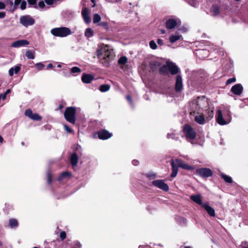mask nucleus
Here are the masks:
<instances>
[{
    "label": "nucleus",
    "mask_w": 248,
    "mask_h": 248,
    "mask_svg": "<svg viewBox=\"0 0 248 248\" xmlns=\"http://www.w3.org/2000/svg\"><path fill=\"white\" fill-rule=\"evenodd\" d=\"M97 56L103 65L108 66L114 56L113 49L109 46L102 44L97 50Z\"/></svg>",
    "instance_id": "nucleus-1"
},
{
    "label": "nucleus",
    "mask_w": 248,
    "mask_h": 248,
    "mask_svg": "<svg viewBox=\"0 0 248 248\" xmlns=\"http://www.w3.org/2000/svg\"><path fill=\"white\" fill-rule=\"evenodd\" d=\"M208 106V101L204 96H199L189 104L190 114H200Z\"/></svg>",
    "instance_id": "nucleus-2"
},
{
    "label": "nucleus",
    "mask_w": 248,
    "mask_h": 248,
    "mask_svg": "<svg viewBox=\"0 0 248 248\" xmlns=\"http://www.w3.org/2000/svg\"><path fill=\"white\" fill-rule=\"evenodd\" d=\"M216 120L217 123L221 125L228 124L231 122V115L228 109L223 112V114L221 110H218L217 112Z\"/></svg>",
    "instance_id": "nucleus-3"
},
{
    "label": "nucleus",
    "mask_w": 248,
    "mask_h": 248,
    "mask_svg": "<svg viewBox=\"0 0 248 248\" xmlns=\"http://www.w3.org/2000/svg\"><path fill=\"white\" fill-rule=\"evenodd\" d=\"M168 71L172 75H175L179 72L180 69L174 63L167 62L166 65L160 67V71L163 74H167Z\"/></svg>",
    "instance_id": "nucleus-4"
},
{
    "label": "nucleus",
    "mask_w": 248,
    "mask_h": 248,
    "mask_svg": "<svg viewBox=\"0 0 248 248\" xmlns=\"http://www.w3.org/2000/svg\"><path fill=\"white\" fill-rule=\"evenodd\" d=\"M52 34L55 36L64 37L71 34V30L67 27H60L52 29L51 31Z\"/></svg>",
    "instance_id": "nucleus-5"
},
{
    "label": "nucleus",
    "mask_w": 248,
    "mask_h": 248,
    "mask_svg": "<svg viewBox=\"0 0 248 248\" xmlns=\"http://www.w3.org/2000/svg\"><path fill=\"white\" fill-rule=\"evenodd\" d=\"M76 109L74 107H67L64 113L65 119L72 124H75L76 121Z\"/></svg>",
    "instance_id": "nucleus-6"
},
{
    "label": "nucleus",
    "mask_w": 248,
    "mask_h": 248,
    "mask_svg": "<svg viewBox=\"0 0 248 248\" xmlns=\"http://www.w3.org/2000/svg\"><path fill=\"white\" fill-rule=\"evenodd\" d=\"M19 22L24 27H28L33 25L35 23V20L31 16L26 15L20 16Z\"/></svg>",
    "instance_id": "nucleus-7"
},
{
    "label": "nucleus",
    "mask_w": 248,
    "mask_h": 248,
    "mask_svg": "<svg viewBox=\"0 0 248 248\" xmlns=\"http://www.w3.org/2000/svg\"><path fill=\"white\" fill-rule=\"evenodd\" d=\"M183 131L187 139L193 140L196 137V133L194 129L189 125H185L183 128Z\"/></svg>",
    "instance_id": "nucleus-8"
},
{
    "label": "nucleus",
    "mask_w": 248,
    "mask_h": 248,
    "mask_svg": "<svg viewBox=\"0 0 248 248\" xmlns=\"http://www.w3.org/2000/svg\"><path fill=\"white\" fill-rule=\"evenodd\" d=\"M171 165L176 166L177 168H182L187 170H192L194 168L187 164L185 163L183 160L179 159H176L171 161Z\"/></svg>",
    "instance_id": "nucleus-9"
},
{
    "label": "nucleus",
    "mask_w": 248,
    "mask_h": 248,
    "mask_svg": "<svg viewBox=\"0 0 248 248\" xmlns=\"http://www.w3.org/2000/svg\"><path fill=\"white\" fill-rule=\"evenodd\" d=\"M196 173L203 178L211 176L213 175L212 171L209 168H199L196 170Z\"/></svg>",
    "instance_id": "nucleus-10"
},
{
    "label": "nucleus",
    "mask_w": 248,
    "mask_h": 248,
    "mask_svg": "<svg viewBox=\"0 0 248 248\" xmlns=\"http://www.w3.org/2000/svg\"><path fill=\"white\" fill-rule=\"evenodd\" d=\"M152 184L157 188L165 191H168L169 189V186L163 180H156L152 182Z\"/></svg>",
    "instance_id": "nucleus-11"
},
{
    "label": "nucleus",
    "mask_w": 248,
    "mask_h": 248,
    "mask_svg": "<svg viewBox=\"0 0 248 248\" xmlns=\"http://www.w3.org/2000/svg\"><path fill=\"white\" fill-rule=\"evenodd\" d=\"M25 114L26 116L33 120L39 121L42 119V117L37 113H32V111L30 109L26 110Z\"/></svg>",
    "instance_id": "nucleus-12"
},
{
    "label": "nucleus",
    "mask_w": 248,
    "mask_h": 248,
    "mask_svg": "<svg viewBox=\"0 0 248 248\" xmlns=\"http://www.w3.org/2000/svg\"><path fill=\"white\" fill-rule=\"evenodd\" d=\"M98 136L100 139L107 140L112 136V134L106 130H102L98 132Z\"/></svg>",
    "instance_id": "nucleus-13"
},
{
    "label": "nucleus",
    "mask_w": 248,
    "mask_h": 248,
    "mask_svg": "<svg viewBox=\"0 0 248 248\" xmlns=\"http://www.w3.org/2000/svg\"><path fill=\"white\" fill-rule=\"evenodd\" d=\"M243 90V88L241 84H237L233 85L231 88V91L235 95H240Z\"/></svg>",
    "instance_id": "nucleus-14"
},
{
    "label": "nucleus",
    "mask_w": 248,
    "mask_h": 248,
    "mask_svg": "<svg viewBox=\"0 0 248 248\" xmlns=\"http://www.w3.org/2000/svg\"><path fill=\"white\" fill-rule=\"evenodd\" d=\"M183 88L182 78L180 75H177L176 77L175 89V90L179 92L181 91Z\"/></svg>",
    "instance_id": "nucleus-15"
},
{
    "label": "nucleus",
    "mask_w": 248,
    "mask_h": 248,
    "mask_svg": "<svg viewBox=\"0 0 248 248\" xmlns=\"http://www.w3.org/2000/svg\"><path fill=\"white\" fill-rule=\"evenodd\" d=\"M90 11L88 9L85 7L82 11V16L85 23L89 24L91 22V18L89 16Z\"/></svg>",
    "instance_id": "nucleus-16"
},
{
    "label": "nucleus",
    "mask_w": 248,
    "mask_h": 248,
    "mask_svg": "<svg viewBox=\"0 0 248 248\" xmlns=\"http://www.w3.org/2000/svg\"><path fill=\"white\" fill-rule=\"evenodd\" d=\"M29 44L28 41L26 40H20L13 42L11 44V46L13 47H19L20 46H26Z\"/></svg>",
    "instance_id": "nucleus-17"
},
{
    "label": "nucleus",
    "mask_w": 248,
    "mask_h": 248,
    "mask_svg": "<svg viewBox=\"0 0 248 248\" xmlns=\"http://www.w3.org/2000/svg\"><path fill=\"white\" fill-rule=\"evenodd\" d=\"M202 207L206 211L208 214L211 217L215 216V211L211 206H210L208 203H203Z\"/></svg>",
    "instance_id": "nucleus-18"
},
{
    "label": "nucleus",
    "mask_w": 248,
    "mask_h": 248,
    "mask_svg": "<svg viewBox=\"0 0 248 248\" xmlns=\"http://www.w3.org/2000/svg\"><path fill=\"white\" fill-rule=\"evenodd\" d=\"M195 117V121L200 124H203L205 123V120L202 112L200 114H197Z\"/></svg>",
    "instance_id": "nucleus-19"
},
{
    "label": "nucleus",
    "mask_w": 248,
    "mask_h": 248,
    "mask_svg": "<svg viewBox=\"0 0 248 248\" xmlns=\"http://www.w3.org/2000/svg\"><path fill=\"white\" fill-rule=\"evenodd\" d=\"M166 25L168 29H172L176 26L177 22L174 19H169L166 21Z\"/></svg>",
    "instance_id": "nucleus-20"
},
{
    "label": "nucleus",
    "mask_w": 248,
    "mask_h": 248,
    "mask_svg": "<svg viewBox=\"0 0 248 248\" xmlns=\"http://www.w3.org/2000/svg\"><path fill=\"white\" fill-rule=\"evenodd\" d=\"M93 79L94 77L93 76L86 74H83L81 78L82 82L85 83H90Z\"/></svg>",
    "instance_id": "nucleus-21"
},
{
    "label": "nucleus",
    "mask_w": 248,
    "mask_h": 248,
    "mask_svg": "<svg viewBox=\"0 0 248 248\" xmlns=\"http://www.w3.org/2000/svg\"><path fill=\"white\" fill-rule=\"evenodd\" d=\"M190 199L193 202H195L197 204L201 205L202 207L203 203L202 202L201 197L200 195H193L190 196Z\"/></svg>",
    "instance_id": "nucleus-22"
},
{
    "label": "nucleus",
    "mask_w": 248,
    "mask_h": 248,
    "mask_svg": "<svg viewBox=\"0 0 248 248\" xmlns=\"http://www.w3.org/2000/svg\"><path fill=\"white\" fill-rule=\"evenodd\" d=\"M78 156L77 154L76 153H73L70 158V162L72 164V165L73 167H76L77 165L78 162Z\"/></svg>",
    "instance_id": "nucleus-23"
},
{
    "label": "nucleus",
    "mask_w": 248,
    "mask_h": 248,
    "mask_svg": "<svg viewBox=\"0 0 248 248\" xmlns=\"http://www.w3.org/2000/svg\"><path fill=\"white\" fill-rule=\"evenodd\" d=\"M20 70V67L16 65L14 67L10 68L9 70V75L10 76H12L14 74H17Z\"/></svg>",
    "instance_id": "nucleus-24"
},
{
    "label": "nucleus",
    "mask_w": 248,
    "mask_h": 248,
    "mask_svg": "<svg viewBox=\"0 0 248 248\" xmlns=\"http://www.w3.org/2000/svg\"><path fill=\"white\" fill-rule=\"evenodd\" d=\"M160 66V63L157 61H152L150 62V67L152 71H155Z\"/></svg>",
    "instance_id": "nucleus-25"
},
{
    "label": "nucleus",
    "mask_w": 248,
    "mask_h": 248,
    "mask_svg": "<svg viewBox=\"0 0 248 248\" xmlns=\"http://www.w3.org/2000/svg\"><path fill=\"white\" fill-rule=\"evenodd\" d=\"M71 174L69 172L65 171L61 173L60 176L58 178V180L60 181L63 180L66 177H69L71 176Z\"/></svg>",
    "instance_id": "nucleus-26"
},
{
    "label": "nucleus",
    "mask_w": 248,
    "mask_h": 248,
    "mask_svg": "<svg viewBox=\"0 0 248 248\" xmlns=\"http://www.w3.org/2000/svg\"><path fill=\"white\" fill-rule=\"evenodd\" d=\"M182 36L179 34L172 35L170 36V40L171 43H174L180 39Z\"/></svg>",
    "instance_id": "nucleus-27"
},
{
    "label": "nucleus",
    "mask_w": 248,
    "mask_h": 248,
    "mask_svg": "<svg viewBox=\"0 0 248 248\" xmlns=\"http://www.w3.org/2000/svg\"><path fill=\"white\" fill-rule=\"evenodd\" d=\"M85 35L88 38L91 37L93 35V31L91 28H88L85 32Z\"/></svg>",
    "instance_id": "nucleus-28"
},
{
    "label": "nucleus",
    "mask_w": 248,
    "mask_h": 248,
    "mask_svg": "<svg viewBox=\"0 0 248 248\" xmlns=\"http://www.w3.org/2000/svg\"><path fill=\"white\" fill-rule=\"evenodd\" d=\"M110 89V86L108 84H103L100 86L99 90L101 92H106L108 91Z\"/></svg>",
    "instance_id": "nucleus-29"
},
{
    "label": "nucleus",
    "mask_w": 248,
    "mask_h": 248,
    "mask_svg": "<svg viewBox=\"0 0 248 248\" xmlns=\"http://www.w3.org/2000/svg\"><path fill=\"white\" fill-rule=\"evenodd\" d=\"M34 52L31 50H27L26 52V56L29 59H34L35 58Z\"/></svg>",
    "instance_id": "nucleus-30"
},
{
    "label": "nucleus",
    "mask_w": 248,
    "mask_h": 248,
    "mask_svg": "<svg viewBox=\"0 0 248 248\" xmlns=\"http://www.w3.org/2000/svg\"><path fill=\"white\" fill-rule=\"evenodd\" d=\"M9 225L11 228L16 227L18 225L17 221L15 219H11L9 220Z\"/></svg>",
    "instance_id": "nucleus-31"
},
{
    "label": "nucleus",
    "mask_w": 248,
    "mask_h": 248,
    "mask_svg": "<svg viewBox=\"0 0 248 248\" xmlns=\"http://www.w3.org/2000/svg\"><path fill=\"white\" fill-rule=\"evenodd\" d=\"M127 62V58L125 56L121 57L118 60V63L121 65L125 64Z\"/></svg>",
    "instance_id": "nucleus-32"
},
{
    "label": "nucleus",
    "mask_w": 248,
    "mask_h": 248,
    "mask_svg": "<svg viewBox=\"0 0 248 248\" xmlns=\"http://www.w3.org/2000/svg\"><path fill=\"white\" fill-rule=\"evenodd\" d=\"M172 166V173L170 175L171 177H175L178 172V168L176 167V166L171 165Z\"/></svg>",
    "instance_id": "nucleus-33"
},
{
    "label": "nucleus",
    "mask_w": 248,
    "mask_h": 248,
    "mask_svg": "<svg viewBox=\"0 0 248 248\" xmlns=\"http://www.w3.org/2000/svg\"><path fill=\"white\" fill-rule=\"evenodd\" d=\"M101 20V16L97 14H95L93 15V22L95 24L98 23Z\"/></svg>",
    "instance_id": "nucleus-34"
},
{
    "label": "nucleus",
    "mask_w": 248,
    "mask_h": 248,
    "mask_svg": "<svg viewBox=\"0 0 248 248\" xmlns=\"http://www.w3.org/2000/svg\"><path fill=\"white\" fill-rule=\"evenodd\" d=\"M221 176L222 178L225 180L226 182L230 183L232 182V179L230 176L224 174H222Z\"/></svg>",
    "instance_id": "nucleus-35"
},
{
    "label": "nucleus",
    "mask_w": 248,
    "mask_h": 248,
    "mask_svg": "<svg viewBox=\"0 0 248 248\" xmlns=\"http://www.w3.org/2000/svg\"><path fill=\"white\" fill-rule=\"evenodd\" d=\"M167 138L168 139H171L172 140H178V137L176 136V135L172 132V133H169L167 134Z\"/></svg>",
    "instance_id": "nucleus-36"
},
{
    "label": "nucleus",
    "mask_w": 248,
    "mask_h": 248,
    "mask_svg": "<svg viewBox=\"0 0 248 248\" xmlns=\"http://www.w3.org/2000/svg\"><path fill=\"white\" fill-rule=\"evenodd\" d=\"M212 12L215 16L218 15L219 12L218 7L217 6L213 5L212 7Z\"/></svg>",
    "instance_id": "nucleus-37"
},
{
    "label": "nucleus",
    "mask_w": 248,
    "mask_h": 248,
    "mask_svg": "<svg viewBox=\"0 0 248 248\" xmlns=\"http://www.w3.org/2000/svg\"><path fill=\"white\" fill-rule=\"evenodd\" d=\"M81 72V70L78 67L75 66L71 69V72L72 73H79Z\"/></svg>",
    "instance_id": "nucleus-38"
},
{
    "label": "nucleus",
    "mask_w": 248,
    "mask_h": 248,
    "mask_svg": "<svg viewBox=\"0 0 248 248\" xmlns=\"http://www.w3.org/2000/svg\"><path fill=\"white\" fill-rule=\"evenodd\" d=\"M22 0H15L14 1V6L13 7V9L11 10V12H14L15 10H16L17 8V6L21 2Z\"/></svg>",
    "instance_id": "nucleus-39"
},
{
    "label": "nucleus",
    "mask_w": 248,
    "mask_h": 248,
    "mask_svg": "<svg viewBox=\"0 0 248 248\" xmlns=\"http://www.w3.org/2000/svg\"><path fill=\"white\" fill-rule=\"evenodd\" d=\"M205 111H206V112L207 113L208 117L209 119H211V118H212L213 117L214 112H213V110H210V109H207L205 110Z\"/></svg>",
    "instance_id": "nucleus-40"
},
{
    "label": "nucleus",
    "mask_w": 248,
    "mask_h": 248,
    "mask_svg": "<svg viewBox=\"0 0 248 248\" xmlns=\"http://www.w3.org/2000/svg\"><path fill=\"white\" fill-rule=\"evenodd\" d=\"M146 176L149 179H154L156 177V174L155 173L151 172L146 174Z\"/></svg>",
    "instance_id": "nucleus-41"
},
{
    "label": "nucleus",
    "mask_w": 248,
    "mask_h": 248,
    "mask_svg": "<svg viewBox=\"0 0 248 248\" xmlns=\"http://www.w3.org/2000/svg\"><path fill=\"white\" fill-rule=\"evenodd\" d=\"M35 66L39 70H42L45 67V65L41 62L37 63Z\"/></svg>",
    "instance_id": "nucleus-42"
},
{
    "label": "nucleus",
    "mask_w": 248,
    "mask_h": 248,
    "mask_svg": "<svg viewBox=\"0 0 248 248\" xmlns=\"http://www.w3.org/2000/svg\"><path fill=\"white\" fill-rule=\"evenodd\" d=\"M149 45L150 47L153 49H155L157 48L156 44L154 40L150 41Z\"/></svg>",
    "instance_id": "nucleus-43"
},
{
    "label": "nucleus",
    "mask_w": 248,
    "mask_h": 248,
    "mask_svg": "<svg viewBox=\"0 0 248 248\" xmlns=\"http://www.w3.org/2000/svg\"><path fill=\"white\" fill-rule=\"evenodd\" d=\"M29 4L31 5H34V7L35 8H37V6L36 5V0H27Z\"/></svg>",
    "instance_id": "nucleus-44"
},
{
    "label": "nucleus",
    "mask_w": 248,
    "mask_h": 248,
    "mask_svg": "<svg viewBox=\"0 0 248 248\" xmlns=\"http://www.w3.org/2000/svg\"><path fill=\"white\" fill-rule=\"evenodd\" d=\"M236 81V78H229L226 82V85H229L232 82H234Z\"/></svg>",
    "instance_id": "nucleus-45"
},
{
    "label": "nucleus",
    "mask_w": 248,
    "mask_h": 248,
    "mask_svg": "<svg viewBox=\"0 0 248 248\" xmlns=\"http://www.w3.org/2000/svg\"><path fill=\"white\" fill-rule=\"evenodd\" d=\"M27 3L25 0H23L21 2L20 9L22 10H24L26 8Z\"/></svg>",
    "instance_id": "nucleus-46"
},
{
    "label": "nucleus",
    "mask_w": 248,
    "mask_h": 248,
    "mask_svg": "<svg viewBox=\"0 0 248 248\" xmlns=\"http://www.w3.org/2000/svg\"><path fill=\"white\" fill-rule=\"evenodd\" d=\"M98 25L104 27L106 30L108 29V26L106 22H101Z\"/></svg>",
    "instance_id": "nucleus-47"
},
{
    "label": "nucleus",
    "mask_w": 248,
    "mask_h": 248,
    "mask_svg": "<svg viewBox=\"0 0 248 248\" xmlns=\"http://www.w3.org/2000/svg\"><path fill=\"white\" fill-rule=\"evenodd\" d=\"M60 237L61 239L62 240L64 239L66 237V233L64 231H62L60 233Z\"/></svg>",
    "instance_id": "nucleus-48"
},
{
    "label": "nucleus",
    "mask_w": 248,
    "mask_h": 248,
    "mask_svg": "<svg viewBox=\"0 0 248 248\" xmlns=\"http://www.w3.org/2000/svg\"><path fill=\"white\" fill-rule=\"evenodd\" d=\"M241 246L242 247V248H248V242H242Z\"/></svg>",
    "instance_id": "nucleus-49"
},
{
    "label": "nucleus",
    "mask_w": 248,
    "mask_h": 248,
    "mask_svg": "<svg viewBox=\"0 0 248 248\" xmlns=\"http://www.w3.org/2000/svg\"><path fill=\"white\" fill-rule=\"evenodd\" d=\"M64 129L68 133H71V132H72V130L69 127H68L67 125L64 124Z\"/></svg>",
    "instance_id": "nucleus-50"
},
{
    "label": "nucleus",
    "mask_w": 248,
    "mask_h": 248,
    "mask_svg": "<svg viewBox=\"0 0 248 248\" xmlns=\"http://www.w3.org/2000/svg\"><path fill=\"white\" fill-rule=\"evenodd\" d=\"M208 53V51L207 50H202H202H199L198 51V54L199 55L202 54H205L206 55H207Z\"/></svg>",
    "instance_id": "nucleus-51"
},
{
    "label": "nucleus",
    "mask_w": 248,
    "mask_h": 248,
    "mask_svg": "<svg viewBox=\"0 0 248 248\" xmlns=\"http://www.w3.org/2000/svg\"><path fill=\"white\" fill-rule=\"evenodd\" d=\"M38 6L41 8H43L45 7V4L43 1H41L38 3Z\"/></svg>",
    "instance_id": "nucleus-52"
},
{
    "label": "nucleus",
    "mask_w": 248,
    "mask_h": 248,
    "mask_svg": "<svg viewBox=\"0 0 248 248\" xmlns=\"http://www.w3.org/2000/svg\"><path fill=\"white\" fill-rule=\"evenodd\" d=\"M45 1L47 5H52L54 3L53 0H45Z\"/></svg>",
    "instance_id": "nucleus-53"
},
{
    "label": "nucleus",
    "mask_w": 248,
    "mask_h": 248,
    "mask_svg": "<svg viewBox=\"0 0 248 248\" xmlns=\"http://www.w3.org/2000/svg\"><path fill=\"white\" fill-rule=\"evenodd\" d=\"M51 182V176L49 173H47V183L50 184Z\"/></svg>",
    "instance_id": "nucleus-54"
},
{
    "label": "nucleus",
    "mask_w": 248,
    "mask_h": 248,
    "mask_svg": "<svg viewBox=\"0 0 248 248\" xmlns=\"http://www.w3.org/2000/svg\"><path fill=\"white\" fill-rule=\"evenodd\" d=\"M5 4L3 2H0V10H2L5 9Z\"/></svg>",
    "instance_id": "nucleus-55"
},
{
    "label": "nucleus",
    "mask_w": 248,
    "mask_h": 248,
    "mask_svg": "<svg viewBox=\"0 0 248 248\" xmlns=\"http://www.w3.org/2000/svg\"><path fill=\"white\" fill-rule=\"evenodd\" d=\"M126 99L131 105H132V98L130 95L126 96Z\"/></svg>",
    "instance_id": "nucleus-56"
},
{
    "label": "nucleus",
    "mask_w": 248,
    "mask_h": 248,
    "mask_svg": "<svg viewBox=\"0 0 248 248\" xmlns=\"http://www.w3.org/2000/svg\"><path fill=\"white\" fill-rule=\"evenodd\" d=\"M6 95L5 94H0V99H2L3 100L6 99Z\"/></svg>",
    "instance_id": "nucleus-57"
},
{
    "label": "nucleus",
    "mask_w": 248,
    "mask_h": 248,
    "mask_svg": "<svg viewBox=\"0 0 248 248\" xmlns=\"http://www.w3.org/2000/svg\"><path fill=\"white\" fill-rule=\"evenodd\" d=\"M157 42L158 45H161V46L163 44V40H162L161 39H157Z\"/></svg>",
    "instance_id": "nucleus-58"
},
{
    "label": "nucleus",
    "mask_w": 248,
    "mask_h": 248,
    "mask_svg": "<svg viewBox=\"0 0 248 248\" xmlns=\"http://www.w3.org/2000/svg\"><path fill=\"white\" fill-rule=\"evenodd\" d=\"M132 164L135 166H137L139 164V161L137 160H134L132 161Z\"/></svg>",
    "instance_id": "nucleus-59"
},
{
    "label": "nucleus",
    "mask_w": 248,
    "mask_h": 248,
    "mask_svg": "<svg viewBox=\"0 0 248 248\" xmlns=\"http://www.w3.org/2000/svg\"><path fill=\"white\" fill-rule=\"evenodd\" d=\"M5 16V13L4 12H0V18H3Z\"/></svg>",
    "instance_id": "nucleus-60"
},
{
    "label": "nucleus",
    "mask_w": 248,
    "mask_h": 248,
    "mask_svg": "<svg viewBox=\"0 0 248 248\" xmlns=\"http://www.w3.org/2000/svg\"><path fill=\"white\" fill-rule=\"evenodd\" d=\"M53 67V65H52V63H49L47 65V69H49V68H52Z\"/></svg>",
    "instance_id": "nucleus-61"
},
{
    "label": "nucleus",
    "mask_w": 248,
    "mask_h": 248,
    "mask_svg": "<svg viewBox=\"0 0 248 248\" xmlns=\"http://www.w3.org/2000/svg\"><path fill=\"white\" fill-rule=\"evenodd\" d=\"M11 92V90L10 89H8L6 92L4 93V94H5L6 95H7V94Z\"/></svg>",
    "instance_id": "nucleus-62"
},
{
    "label": "nucleus",
    "mask_w": 248,
    "mask_h": 248,
    "mask_svg": "<svg viewBox=\"0 0 248 248\" xmlns=\"http://www.w3.org/2000/svg\"><path fill=\"white\" fill-rule=\"evenodd\" d=\"M3 141V138L0 135V143H2Z\"/></svg>",
    "instance_id": "nucleus-63"
},
{
    "label": "nucleus",
    "mask_w": 248,
    "mask_h": 248,
    "mask_svg": "<svg viewBox=\"0 0 248 248\" xmlns=\"http://www.w3.org/2000/svg\"><path fill=\"white\" fill-rule=\"evenodd\" d=\"M9 3L11 6L13 5V2L12 0L9 1Z\"/></svg>",
    "instance_id": "nucleus-64"
}]
</instances>
